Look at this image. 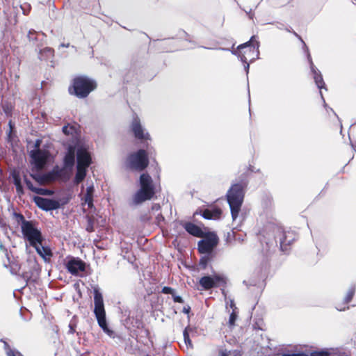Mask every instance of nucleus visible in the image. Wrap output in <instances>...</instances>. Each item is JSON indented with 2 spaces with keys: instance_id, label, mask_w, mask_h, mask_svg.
Returning a JSON list of instances; mask_svg holds the SVG:
<instances>
[{
  "instance_id": "nucleus-39",
  "label": "nucleus",
  "mask_w": 356,
  "mask_h": 356,
  "mask_svg": "<svg viewBox=\"0 0 356 356\" xmlns=\"http://www.w3.org/2000/svg\"><path fill=\"white\" fill-rule=\"evenodd\" d=\"M236 314L234 313V312H232L230 316H229V325L232 326L234 325L235 323V321H236Z\"/></svg>"
},
{
  "instance_id": "nucleus-29",
  "label": "nucleus",
  "mask_w": 356,
  "mask_h": 356,
  "mask_svg": "<svg viewBox=\"0 0 356 356\" xmlns=\"http://www.w3.org/2000/svg\"><path fill=\"white\" fill-rule=\"evenodd\" d=\"M83 200L89 208L93 207V194L85 193Z\"/></svg>"
},
{
  "instance_id": "nucleus-10",
  "label": "nucleus",
  "mask_w": 356,
  "mask_h": 356,
  "mask_svg": "<svg viewBox=\"0 0 356 356\" xmlns=\"http://www.w3.org/2000/svg\"><path fill=\"white\" fill-rule=\"evenodd\" d=\"M279 241L280 249L282 252H287L288 247L294 241L293 234L290 232H284L281 229L277 228L275 241L276 243Z\"/></svg>"
},
{
  "instance_id": "nucleus-51",
  "label": "nucleus",
  "mask_w": 356,
  "mask_h": 356,
  "mask_svg": "<svg viewBox=\"0 0 356 356\" xmlns=\"http://www.w3.org/2000/svg\"><path fill=\"white\" fill-rule=\"evenodd\" d=\"M33 33H35V31H29V34H28V38L29 39V40H33L35 38L33 37Z\"/></svg>"
},
{
  "instance_id": "nucleus-45",
  "label": "nucleus",
  "mask_w": 356,
  "mask_h": 356,
  "mask_svg": "<svg viewBox=\"0 0 356 356\" xmlns=\"http://www.w3.org/2000/svg\"><path fill=\"white\" fill-rule=\"evenodd\" d=\"M15 188H16L17 193L19 196H22L24 194V190L22 185L20 186H17Z\"/></svg>"
},
{
  "instance_id": "nucleus-43",
  "label": "nucleus",
  "mask_w": 356,
  "mask_h": 356,
  "mask_svg": "<svg viewBox=\"0 0 356 356\" xmlns=\"http://www.w3.org/2000/svg\"><path fill=\"white\" fill-rule=\"evenodd\" d=\"M319 92H320L321 97V98H322V99H323V105H324V107L327 109V111H331L332 112H333V113H334V115H336V116L338 118L337 115V114H336V113L333 111V109H332V108H330V107H328V106H327V104L325 103V99H324V97H323V96L322 92H321V91H320Z\"/></svg>"
},
{
  "instance_id": "nucleus-22",
  "label": "nucleus",
  "mask_w": 356,
  "mask_h": 356,
  "mask_svg": "<svg viewBox=\"0 0 356 356\" xmlns=\"http://www.w3.org/2000/svg\"><path fill=\"white\" fill-rule=\"evenodd\" d=\"M75 161V157H74V152H68L67 154L64 157L63 160V169L66 171V169L71 170L74 165Z\"/></svg>"
},
{
  "instance_id": "nucleus-9",
  "label": "nucleus",
  "mask_w": 356,
  "mask_h": 356,
  "mask_svg": "<svg viewBox=\"0 0 356 356\" xmlns=\"http://www.w3.org/2000/svg\"><path fill=\"white\" fill-rule=\"evenodd\" d=\"M225 284V278L220 275L204 276L200 280V284L204 290H209Z\"/></svg>"
},
{
  "instance_id": "nucleus-49",
  "label": "nucleus",
  "mask_w": 356,
  "mask_h": 356,
  "mask_svg": "<svg viewBox=\"0 0 356 356\" xmlns=\"http://www.w3.org/2000/svg\"><path fill=\"white\" fill-rule=\"evenodd\" d=\"M191 312V307L189 305H187V306H185L184 308H183V312L184 314H189Z\"/></svg>"
},
{
  "instance_id": "nucleus-35",
  "label": "nucleus",
  "mask_w": 356,
  "mask_h": 356,
  "mask_svg": "<svg viewBox=\"0 0 356 356\" xmlns=\"http://www.w3.org/2000/svg\"><path fill=\"white\" fill-rule=\"evenodd\" d=\"M188 330H191L189 327H186L183 332L184 339L186 345L191 344V341L190 339Z\"/></svg>"
},
{
  "instance_id": "nucleus-3",
  "label": "nucleus",
  "mask_w": 356,
  "mask_h": 356,
  "mask_svg": "<svg viewBox=\"0 0 356 356\" xmlns=\"http://www.w3.org/2000/svg\"><path fill=\"white\" fill-rule=\"evenodd\" d=\"M97 86L95 80L85 75H80L73 79L72 86L69 87L68 91L70 95L79 99H83L95 90Z\"/></svg>"
},
{
  "instance_id": "nucleus-59",
  "label": "nucleus",
  "mask_w": 356,
  "mask_h": 356,
  "mask_svg": "<svg viewBox=\"0 0 356 356\" xmlns=\"http://www.w3.org/2000/svg\"><path fill=\"white\" fill-rule=\"evenodd\" d=\"M337 309L339 310V311H343L345 310V308H339V307H337Z\"/></svg>"
},
{
  "instance_id": "nucleus-61",
  "label": "nucleus",
  "mask_w": 356,
  "mask_h": 356,
  "mask_svg": "<svg viewBox=\"0 0 356 356\" xmlns=\"http://www.w3.org/2000/svg\"><path fill=\"white\" fill-rule=\"evenodd\" d=\"M221 356H227V354H226V353H222L221 354Z\"/></svg>"
},
{
  "instance_id": "nucleus-50",
  "label": "nucleus",
  "mask_w": 356,
  "mask_h": 356,
  "mask_svg": "<svg viewBox=\"0 0 356 356\" xmlns=\"http://www.w3.org/2000/svg\"><path fill=\"white\" fill-rule=\"evenodd\" d=\"M289 355L290 356H308V355H307L305 353H292V354H289Z\"/></svg>"
},
{
  "instance_id": "nucleus-62",
  "label": "nucleus",
  "mask_w": 356,
  "mask_h": 356,
  "mask_svg": "<svg viewBox=\"0 0 356 356\" xmlns=\"http://www.w3.org/2000/svg\"><path fill=\"white\" fill-rule=\"evenodd\" d=\"M281 356H290L289 354H283Z\"/></svg>"
},
{
  "instance_id": "nucleus-7",
  "label": "nucleus",
  "mask_w": 356,
  "mask_h": 356,
  "mask_svg": "<svg viewBox=\"0 0 356 356\" xmlns=\"http://www.w3.org/2000/svg\"><path fill=\"white\" fill-rule=\"evenodd\" d=\"M21 229L24 237L29 242L31 246H35L38 243L41 245L43 242L44 238L41 232L34 227L32 222H24Z\"/></svg>"
},
{
  "instance_id": "nucleus-19",
  "label": "nucleus",
  "mask_w": 356,
  "mask_h": 356,
  "mask_svg": "<svg viewBox=\"0 0 356 356\" xmlns=\"http://www.w3.org/2000/svg\"><path fill=\"white\" fill-rule=\"evenodd\" d=\"M35 249L37 253L45 261H48L52 257L53 254L51 252V249L48 246H44L41 243H38L37 245L33 246Z\"/></svg>"
},
{
  "instance_id": "nucleus-11",
  "label": "nucleus",
  "mask_w": 356,
  "mask_h": 356,
  "mask_svg": "<svg viewBox=\"0 0 356 356\" xmlns=\"http://www.w3.org/2000/svg\"><path fill=\"white\" fill-rule=\"evenodd\" d=\"M218 237L215 234L206 237L198 242V251L202 254H211L213 248L218 244Z\"/></svg>"
},
{
  "instance_id": "nucleus-36",
  "label": "nucleus",
  "mask_w": 356,
  "mask_h": 356,
  "mask_svg": "<svg viewBox=\"0 0 356 356\" xmlns=\"http://www.w3.org/2000/svg\"><path fill=\"white\" fill-rule=\"evenodd\" d=\"M19 266L17 264L13 263L10 265V271L13 275H17L19 270Z\"/></svg>"
},
{
  "instance_id": "nucleus-23",
  "label": "nucleus",
  "mask_w": 356,
  "mask_h": 356,
  "mask_svg": "<svg viewBox=\"0 0 356 356\" xmlns=\"http://www.w3.org/2000/svg\"><path fill=\"white\" fill-rule=\"evenodd\" d=\"M87 169L81 168L79 166H76V172L75 175V177L74 179V182L75 184H79L85 179L86 176Z\"/></svg>"
},
{
  "instance_id": "nucleus-42",
  "label": "nucleus",
  "mask_w": 356,
  "mask_h": 356,
  "mask_svg": "<svg viewBox=\"0 0 356 356\" xmlns=\"http://www.w3.org/2000/svg\"><path fill=\"white\" fill-rule=\"evenodd\" d=\"M319 92H320L321 97V98H322V99H323V105H324V107L327 109V111H331L332 112H333V113H334V115H336V116L338 118L337 115V114H336V113L333 111V109H332V108H330V107H328V106H327V104L325 103V99H324V97H323V96L322 92H321V91H320Z\"/></svg>"
},
{
  "instance_id": "nucleus-13",
  "label": "nucleus",
  "mask_w": 356,
  "mask_h": 356,
  "mask_svg": "<svg viewBox=\"0 0 356 356\" xmlns=\"http://www.w3.org/2000/svg\"><path fill=\"white\" fill-rule=\"evenodd\" d=\"M33 201L40 209L46 211L56 210L60 207V204L58 201L44 198L40 196H35Z\"/></svg>"
},
{
  "instance_id": "nucleus-26",
  "label": "nucleus",
  "mask_w": 356,
  "mask_h": 356,
  "mask_svg": "<svg viewBox=\"0 0 356 356\" xmlns=\"http://www.w3.org/2000/svg\"><path fill=\"white\" fill-rule=\"evenodd\" d=\"M211 254H206V255H204V257H202L200 259V262H199L200 266L202 269H205L207 268L209 262L211 261Z\"/></svg>"
},
{
  "instance_id": "nucleus-17",
  "label": "nucleus",
  "mask_w": 356,
  "mask_h": 356,
  "mask_svg": "<svg viewBox=\"0 0 356 356\" xmlns=\"http://www.w3.org/2000/svg\"><path fill=\"white\" fill-rule=\"evenodd\" d=\"M76 166L87 169L91 163L90 154L85 149H78L76 151Z\"/></svg>"
},
{
  "instance_id": "nucleus-18",
  "label": "nucleus",
  "mask_w": 356,
  "mask_h": 356,
  "mask_svg": "<svg viewBox=\"0 0 356 356\" xmlns=\"http://www.w3.org/2000/svg\"><path fill=\"white\" fill-rule=\"evenodd\" d=\"M307 56L308 61L310 64V68L314 74V81H315V83H316L317 87L320 90H321L322 88L326 89L325 83L323 79L322 74L320 72V71L314 66V65L312 62V59L310 54L308 53Z\"/></svg>"
},
{
  "instance_id": "nucleus-2",
  "label": "nucleus",
  "mask_w": 356,
  "mask_h": 356,
  "mask_svg": "<svg viewBox=\"0 0 356 356\" xmlns=\"http://www.w3.org/2000/svg\"><path fill=\"white\" fill-rule=\"evenodd\" d=\"M254 36H252L250 40L243 44L238 46L236 50H232L234 55H236L241 61L245 63L244 69L246 73H248L250 65L248 63V58L250 62L258 58L259 51V42L258 41L253 42Z\"/></svg>"
},
{
  "instance_id": "nucleus-46",
  "label": "nucleus",
  "mask_w": 356,
  "mask_h": 356,
  "mask_svg": "<svg viewBox=\"0 0 356 356\" xmlns=\"http://www.w3.org/2000/svg\"><path fill=\"white\" fill-rule=\"evenodd\" d=\"M75 327H76L75 324H72V323H70L69 324V331H68V333L69 334H74L75 332Z\"/></svg>"
},
{
  "instance_id": "nucleus-33",
  "label": "nucleus",
  "mask_w": 356,
  "mask_h": 356,
  "mask_svg": "<svg viewBox=\"0 0 356 356\" xmlns=\"http://www.w3.org/2000/svg\"><path fill=\"white\" fill-rule=\"evenodd\" d=\"M24 181L27 186V188L32 192L35 193L36 189H37V187H35L32 182L27 178L26 176H24Z\"/></svg>"
},
{
  "instance_id": "nucleus-6",
  "label": "nucleus",
  "mask_w": 356,
  "mask_h": 356,
  "mask_svg": "<svg viewBox=\"0 0 356 356\" xmlns=\"http://www.w3.org/2000/svg\"><path fill=\"white\" fill-rule=\"evenodd\" d=\"M148 164V156L144 149H139L131 154L127 158V166L131 170L142 171L147 167Z\"/></svg>"
},
{
  "instance_id": "nucleus-16",
  "label": "nucleus",
  "mask_w": 356,
  "mask_h": 356,
  "mask_svg": "<svg viewBox=\"0 0 356 356\" xmlns=\"http://www.w3.org/2000/svg\"><path fill=\"white\" fill-rule=\"evenodd\" d=\"M47 183L52 182L58 179H63L67 180L69 179L68 173L58 165H56L53 169L44 173Z\"/></svg>"
},
{
  "instance_id": "nucleus-25",
  "label": "nucleus",
  "mask_w": 356,
  "mask_h": 356,
  "mask_svg": "<svg viewBox=\"0 0 356 356\" xmlns=\"http://www.w3.org/2000/svg\"><path fill=\"white\" fill-rule=\"evenodd\" d=\"M32 178L35 180L39 184L44 185L47 184L45 175L44 174H31Z\"/></svg>"
},
{
  "instance_id": "nucleus-24",
  "label": "nucleus",
  "mask_w": 356,
  "mask_h": 356,
  "mask_svg": "<svg viewBox=\"0 0 356 356\" xmlns=\"http://www.w3.org/2000/svg\"><path fill=\"white\" fill-rule=\"evenodd\" d=\"M54 50L50 47H46L40 51V58L48 59L54 56Z\"/></svg>"
},
{
  "instance_id": "nucleus-44",
  "label": "nucleus",
  "mask_w": 356,
  "mask_h": 356,
  "mask_svg": "<svg viewBox=\"0 0 356 356\" xmlns=\"http://www.w3.org/2000/svg\"><path fill=\"white\" fill-rule=\"evenodd\" d=\"M292 33L302 42L303 45H304V47L305 49V51L307 52V54L308 53H309V49H308L307 47L306 46L305 42L302 40V38L294 31H293Z\"/></svg>"
},
{
  "instance_id": "nucleus-41",
  "label": "nucleus",
  "mask_w": 356,
  "mask_h": 356,
  "mask_svg": "<svg viewBox=\"0 0 356 356\" xmlns=\"http://www.w3.org/2000/svg\"><path fill=\"white\" fill-rule=\"evenodd\" d=\"M268 24H275L277 29L280 30H284L285 29V24L282 22H268Z\"/></svg>"
},
{
  "instance_id": "nucleus-5",
  "label": "nucleus",
  "mask_w": 356,
  "mask_h": 356,
  "mask_svg": "<svg viewBox=\"0 0 356 356\" xmlns=\"http://www.w3.org/2000/svg\"><path fill=\"white\" fill-rule=\"evenodd\" d=\"M94 293V314L99 326L110 337H115V332L111 330L107 324L106 312L104 309L103 296L98 289H95Z\"/></svg>"
},
{
  "instance_id": "nucleus-20",
  "label": "nucleus",
  "mask_w": 356,
  "mask_h": 356,
  "mask_svg": "<svg viewBox=\"0 0 356 356\" xmlns=\"http://www.w3.org/2000/svg\"><path fill=\"white\" fill-rule=\"evenodd\" d=\"M183 227L188 233L194 236L202 237L204 234L201 228L192 222H185L183 224Z\"/></svg>"
},
{
  "instance_id": "nucleus-21",
  "label": "nucleus",
  "mask_w": 356,
  "mask_h": 356,
  "mask_svg": "<svg viewBox=\"0 0 356 356\" xmlns=\"http://www.w3.org/2000/svg\"><path fill=\"white\" fill-rule=\"evenodd\" d=\"M222 211L219 208H213L211 209H204L201 214L202 216L207 220H216L220 218Z\"/></svg>"
},
{
  "instance_id": "nucleus-55",
  "label": "nucleus",
  "mask_w": 356,
  "mask_h": 356,
  "mask_svg": "<svg viewBox=\"0 0 356 356\" xmlns=\"http://www.w3.org/2000/svg\"><path fill=\"white\" fill-rule=\"evenodd\" d=\"M9 126H10V132H9V135H10L12 131V129H13L11 121L9 122Z\"/></svg>"
},
{
  "instance_id": "nucleus-4",
  "label": "nucleus",
  "mask_w": 356,
  "mask_h": 356,
  "mask_svg": "<svg viewBox=\"0 0 356 356\" xmlns=\"http://www.w3.org/2000/svg\"><path fill=\"white\" fill-rule=\"evenodd\" d=\"M140 189L133 196L132 204H140L151 200L154 195V186L151 176L143 173L140 176Z\"/></svg>"
},
{
  "instance_id": "nucleus-58",
  "label": "nucleus",
  "mask_w": 356,
  "mask_h": 356,
  "mask_svg": "<svg viewBox=\"0 0 356 356\" xmlns=\"http://www.w3.org/2000/svg\"><path fill=\"white\" fill-rule=\"evenodd\" d=\"M247 13H248V15H249V17H250V19H252V16H253V15H252V14H251V13H250V12Z\"/></svg>"
},
{
  "instance_id": "nucleus-34",
  "label": "nucleus",
  "mask_w": 356,
  "mask_h": 356,
  "mask_svg": "<svg viewBox=\"0 0 356 356\" xmlns=\"http://www.w3.org/2000/svg\"><path fill=\"white\" fill-rule=\"evenodd\" d=\"M62 131L63 132V134L66 136H70V135H72L74 131V129L73 127H69L67 125H65L64 126L63 128H62Z\"/></svg>"
},
{
  "instance_id": "nucleus-40",
  "label": "nucleus",
  "mask_w": 356,
  "mask_h": 356,
  "mask_svg": "<svg viewBox=\"0 0 356 356\" xmlns=\"http://www.w3.org/2000/svg\"><path fill=\"white\" fill-rule=\"evenodd\" d=\"M174 289L170 286H164L163 287L161 292L164 294H172Z\"/></svg>"
},
{
  "instance_id": "nucleus-57",
  "label": "nucleus",
  "mask_w": 356,
  "mask_h": 356,
  "mask_svg": "<svg viewBox=\"0 0 356 356\" xmlns=\"http://www.w3.org/2000/svg\"><path fill=\"white\" fill-rule=\"evenodd\" d=\"M171 295H172V298H173V299H174V297H176V296H177V295L176 294V293H175V290L173 291V293H172V294H171Z\"/></svg>"
},
{
  "instance_id": "nucleus-12",
  "label": "nucleus",
  "mask_w": 356,
  "mask_h": 356,
  "mask_svg": "<svg viewBox=\"0 0 356 356\" xmlns=\"http://www.w3.org/2000/svg\"><path fill=\"white\" fill-rule=\"evenodd\" d=\"M131 131L136 138L138 140H151L152 138L148 132H145V129L140 123V120L137 115H134L131 124Z\"/></svg>"
},
{
  "instance_id": "nucleus-48",
  "label": "nucleus",
  "mask_w": 356,
  "mask_h": 356,
  "mask_svg": "<svg viewBox=\"0 0 356 356\" xmlns=\"http://www.w3.org/2000/svg\"><path fill=\"white\" fill-rule=\"evenodd\" d=\"M173 300L175 302H179V303L184 302L183 298L180 296H178V295L176 297H174Z\"/></svg>"
},
{
  "instance_id": "nucleus-14",
  "label": "nucleus",
  "mask_w": 356,
  "mask_h": 356,
  "mask_svg": "<svg viewBox=\"0 0 356 356\" xmlns=\"http://www.w3.org/2000/svg\"><path fill=\"white\" fill-rule=\"evenodd\" d=\"M69 273L73 275H77L80 272H84L86 264L78 257L70 258L65 264Z\"/></svg>"
},
{
  "instance_id": "nucleus-1",
  "label": "nucleus",
  "mask_w": 356,
  "mask_h": 356,
  "mask_svg": "<svg viewBox=\"0 0 356 356\" xmlns=\"http://www.w3.org/2000/svg\"><path fill=\"white\" fill-rule=\"evenodd\" d=\"M246 186L247 182L242 179L239 182L232 184L227 192L226 198L233 220H235L238 216L243 202Z\"/></svg>"
},
{
  "instance_id": "nucleus-52",
  "label": "nucleus",
  "mask_w": 356,
  "mask_h": 356,
  "mask_svg": "<svg viewBox=\"0 0 356 356\" xmlns=\"http://www.w3.org/2000/svg\"><path fill=\"white\" fill-rule=\"evenodd\" d=\"M40 144H41V140H36L35 143V149H40Z\"/></svg>"
},
{
  "instance_id": "nucleus-60",
  "label": "nucleus",
  "mask_w": 356,
  "mask_h": 356,
  "mask_svg": "<svg viewBox=\"0 0 356 356\" xmlns=\"http://www.w3.org/2000/svg\"><path fill=\"white\" fill-rule=\"evenodd\" d=\"M219 49L223 50V51H227L228 50V49H226V48H219Z\"/></svg>"
},
{
  "instance_id": "nucleus-28",
  "label": "nucleus",
  "mask_w": 356,
  "mask_h": 356,
  "mask_svg": "<svg viewBox=\"0 0 356 356\" xmlns=\"http://www.w3.org/2000/svg\"><path fill=\"white\" fill-rule=\"evenodd\" d=\"M11 176L13 178V182L15 187H17V186H20L22 185L21 181V177L17 172L13 171L11 173Z\"/></svg>"
},
{
  "instance_id": "nucleus-15",
  "label": "nucleus",
  "mask_w": 356,
  "mask_h": 356,
  "mask_svg": "<svg viewBox=\"0 0 356 356\" xmlns=\"http://www.w3.org/2000/svg\"><path fill=\"white\" fill-rule=\"evenodd\" d=\"M29 156L32 160V163L38 169L44 167L47 159V153L41 149H33L30 152Z\"/></svg>"
},
{
  "instance_id": "nucleus-32",
  "label": "nucleus",
  "mask_w": 356,
  "mask_h": 356,
  "mask_svg": "<svg viewBox=\"0 0 356 356\" xmlns=\"http://www.w3.org/2000/svg\"><path fill=\"white\" fill-rule=\"evenodd\" d=\"M330 353L326 350L319 351H313L310 353V356H330Z\"/></svg>"
},
{
  "instance_id": "nucleus-54",
  "label": "nucleus",
  "mask_w": 356,
  "mask_h": 356,
  "mask_svg": "<svg viewBox=\"0 0 356 356\" xmlns=\"http://www.w3.org/2000/svg\"><path fill=\"white\" fill-rule=\"evenodd\" d=\"M285 31H286L287 32H289V33H292L293 32V30L291 29V26H285V29H284Z\"/></svg>"
},
{
  "instance_id": "nucleus-53",
  "label": "nucleus",
  "mask_w": 356,
  "mask_h": 356,
  "mask_svg": "<svg viewBox=\"0 0 356 356\" xmlns=\"http://www.w3.org/2000/svg\"><path fill=\"white\" fill-rule=\"evenodd\" d=\"M0 250L3 252H6V254H7V249L5 248V246L2 243H0Z\"/></svg>"
},
{
  "instance_id": "nucleus-31",
  "label": "nucleus",
  "mask_w": 356,
  "mask_h": 356,
  "mask_svg": "<svg viewBox=\"0 0 356 356\" xmlns=\"http://www.w3.org/2000/svg\"><path fill=\"white\" fill-rule=\"evenodd\" d=\"M36 194L42 195H51L53 194V191L47 188H37L35 192Z\"/></svg>"
},
{
  "instance_id": "nucleus-30",
  "label": "nucleus",
  "mask_w": 356,
  "mask_h": 356,
  "mask_svg": "<svg viewBox=\"0 0 356 356\" xmlns=\"http://www.w3.org/2000/svg\"><path fill=\"white\" fill-rule=\"evenodd\" d=\"M354 294H355V288L350 287L348 289L346 297L344 298V302L346 304L349 303L351 301V300L353 299Z\"/></svg>"
},
{
  "instance_id": "nucleus-37",
  "label": "nucleus",
  "mask_w": 356,
  "mask_h": 356,
  "mask_svg": "<svg viewBox=\"0 0 356 356\" xmlns=\"http://www.w3.org/2000/svg\"><path fill=\"white\" fill-rule=\"evenodd\" d=\"M86 231L88 232H94V221L91 218H88V225L86 228Z\"/></svg>"
},
{
  "instance_id": "nucleus-47",
  "label": "nucleus",
  "mask_w": 356,
  "mask_h": 356,
  "mask_svg": "<svg viewBox=\"0 0 356 356\" xmlns=\"http://www.w3.org/2000/svg\"><path fill=\"white\" fill-rule=\"evenodd\" d=\"M94 191H95L94 186H93V184H91L90 186H88L87 187L86 193L94 194Z\"/></svg>"
},
{
  "instance_id": "nucleus-8",
  "label": "nucleus",
  "mask_w": 356,
  "mask_h": 356,
  "mask_svg": "<svg viewBox=\"0 0 356 356\" xmlns=\"http://www.w3.org/2000/svg\"><path fill=\"white\" fill-rule=\"evenodd\" d=\"M28 268L24 270L20 275L21 277L24 280L25 284L22 287L24 289L30 283H35L39 277L40 267L35 260H27Z\"/></svg>"
},
{
  "instance_id": "nucleus-64",
  "label": "nucleus",
  "mask_w": 356,
  "mask_h": 356,
  "mask_svg": "<svg viewBox=\"0 0 356 356\" xmlns=\"http://www.w3.org/2000/svg\"><path fill=\"white\" fill-rule=\"evenodd\" d=\"M353 2L354 4H356V0H354Z\"/></svg>"
},
{
  "instance_id": "nucleus-56",
  "label": "nucleus",
  "mask_w": 356,
  "mask_h": 356,
  "mask_svg": "<svg viewBox=\"0 0 356 356\" xmlns=\"http://www.w3.org/2000/svg\"><path fill=\"white\" fill-rule=\"evenodd\" d=\"M60 46L63 47H69V44H65L63 43L60 44Z\"/></svg>"
},
{
  "instance_id": "nucleus-38",
  "label": "nucleus",
  "mask_w": 356,
  "mask_h": 356,
  "mask_svg": "<svg viewBox=\"0 0 356 356\" xmlns=\"http://www.w3.org/2000/svg\"><path fill=\"white\" fill-rule=\"evenodd\" d=\"M13 215L16 218V220H17V221L18 222H22V225H24V222H29L28 220H25L24 216L22 214H21V213H18L15 212L13 213Z\"/></svg>"
},
{
  "instance_id": "nucleus-63",
  "label": "nucleus",
  "mask_w": 356,
  "mask_h": 356,
  "mask_svg": "<svg viewBox=\"0 0 356 356\" xmlns=\"http://www.w3.org/2000/svg\"><path fill=\"white\" fill-rule=\"evenodd\" d=\"M231 307H232L234 305V302L233 301H231Z\"/></svg>"
},
{
  "instance_id": "nucleus-27",
  "label": "nucleus",
  "mask_w": 356,
  "mask_h": 356,
  "mask_svg": "<svg viewBox=\"0 0 356 356\" xmlns=\"http://www.w3.org/2000/svg\"><path fill=\"white\" fill-rule=\"evenodd\" d=\"M4 346L6 350L7 356H23L19 351L11 349L7 343L5 342Z\"/></svg>"
}]
</instances>
